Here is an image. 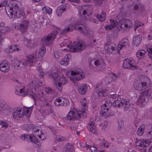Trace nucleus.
<instances>
[{"mask_svg": "<svg viewBox=\"0 0 152 152\" xmlns=\"http://www.w3.org/2000/svg\"><path fill=\"white\" fill-rule=\"evenodd\" d=\"M83 12V15H81L77 21L73 23L66 26L62 32H60L61 34L68 31H72L73 29L78 30V31L83 33L85 35H88L89 34L88 31L84 25L86 21L88 20L94 23H97L98 21L96 19H94L91 18V7L89 5L85 6Z\"/></svg>", "mask_w": 152, "mask_h": 152, "instance_id": "1", "label": "nucleus"}, {"mask_svg": "<svg viewBox=\"0 0 152 152\" xmlns=\"http://www.w3.org/2000/svg\"><path fill=\"white\" fill-rule=\"evenodd\" d=\"M32 126L31 124L23 125L22 127V129L27 132L32 131V134H23L21 135V137L22 140L32 142L36 147H38L40 145L41 143L36 136H38L40 140H44L46 139L47 135L45 133L42 132V129L39 127L34 128H32Z\"/></svg>", "mask_w": 152, "mask_h": 152, "instance_id": "2", "label": "nucleus"}, {"mask_svg": "<svg viewBox=\"0 0 152 152\" xmlns=\"http://www.w3.org/2000/svg\"><path fill=\"white\" fill-rule=\"evenodd\" d=\"M81 105V110L77 111L73 109L70 110L66 116V119L68 120H74L83 117L86 115L88 111V101L85 98H82L80 101Z\"/></svg>", "mask_w": 152, "mask_h": 152, "instance_id": "3", "label": "nucleus"}, {"mask_svg": "<svg viewBox=\"0 0 152 152\" xmlns=\"http://www.w3.org/2000/svg\"><path fill=\"white\" fill-rule=\"evenodd\" d=\"M20 3L19 2L15 3L13 4L9 3L5 7V10L7 15L11 18L15 17L19 18H25L24 9L20 7Z\"/></svg>", "mask_w": 152, "mask_h": 152, "instance_id": "4", "label": "nucleus"}, {"mask_svg": "<svg viewBox=\"0 0 152 152\" xmlns=\"http://www.w3.org/2000/svg\"><path fill=\"white\" fill-rule=\"evenodd\" d=\"M37 53L36 51L33 52L27 56L25 59L22 60L21 62L18 60H15L14 68L15 69H18L23 68L26 66H33L37 61Z\"/></svg>", "mask_w": 152, "mask_h": 152, "instance_id": "5", "label": "nucleus"}, {"mask_svg": "<svg viewBox=\"0 0 152 152\" xmlns=\"http://www.w3.org/2000/svg\"><path fill=\"white\" fill-rule=\"evenodd\" d=\"M65 69L61 70V72L59 71H57L54 72L51 77H52L55 81L56 86V89L59 91H61L63 89V86L66 85L68 83V80L63 75L66 73L63 71Z\"/></svg>", "mask_w": 152, "mask_h": 152, "instance_id": "6", "label": "nucleus"}, {"mask_svg": "<svg viewBox=\"0 0 152 152\" xmlns=\"http://www.w3.org/2000/svg\"><path fill=\"white\" fill-rule=\"evenodd\" d=\"M63 71L66 73V75L73 83L77 81L82 80L85 78V74L80 68L71 69L68 71L67 69Z\"/></svg>", "mask_w": 152, "mask_h": 152, "instance_id": "7", "label": "nucleus"}, {"mask_svg": "<svg viewBox=\"0 0 152 152\" xmlns=\"http://www.w3.org/2000/svg\"><path fill=\"white\" fill-rule=\"evenodd\" d=\"M15 93L18 95L31 96L33 98L35 101L37 100L43 101L44 99V95L43 93L40 91H38L37 93L34 94L33 91L31 90L27 89L26 87L21 88L19 90V91L16 90L15 91Z\"/></svg>", "mask_w": 152, "mask_h": 152, "instance_id": "8", "label": "nucleus"}, {"mask_svg": "<svg viewBox=\"0 0 152 152\" xmlns=\"http://www.w3.org/2000/svg\"><path fill=\"white\" fill-rule=\"evenodd\" d=\"M61 47L64 46L67 48H63L64 50H69L70 52L80 51L83 50L86 47V45L85 42L82 40L78 41L76 44L72 45L68 42V41L65 40L62 42L61 45Z\"/></svg>", "mask_w": 152, "mask_h": 152, "instance_id": "9", "label": "nucleus"}, {"mask_svg": "<svg viewBox=\"0 0 152 152\" xmlns=\"http://www.w3.org/2000/svg\"><path fill=\"white\" fill-rule=\"evenodd\" d=\"M133 25L132 20L129 19H121L118 22L115 21V27L118 31L121 30L127 31L131 28Z\"/></svg>", "mask_w": 152, "mask_h": 152, "instance_id": "10", "label": "nucleus"}, {"mask_svg": "<svg viewBox=\"0 0 152 152\" xmlns=\"http://www.w3.org/2000/svg\"><path fill=\"white\" fill-rule=\"evenodd\" d=\"M32 111L31 107H23V109L20 107L17 108L15 109L12 113V116L14 118L18 119L25 115L27 117H29Z\"/></svg>", "mask_w": 152, "mask_h": 152, "instance_id": "11", "label": "nucleus"}, {"mask_svg": "<svg viewBox=\"0 0 152 152\" xmlns=\"http://www.w3.org/2000/svg\"><path fill=\"white\" fill-rule=\"evenodd\" d=\"M112 105V103L110 101H107L102 104L100 110V114L105 118L113 115V111H112L110 107Z\"/></svg>", "mask_w": 152, "mask_h": 152, "instance_id": "12", "label": "nucleus"}, {"mask_svg": "<svg viewBox=\"0 0 152 152\" xmlns=\"http://www.w3.org/2000/svg\"><path fill=\"white\" fill-rule=\"evenodd\" d=\"M57 33V31H55L48 35L43 37L41 39V43L42 45L47 46L51 45L52 44Z\"/></svg>", "mask_w": 152, "mask_h": 152, "instance_id": "13", "label": "nucleus"}, {"mask_svg": "<svg viewBox=\"0 0 152 152\" xmlns=\"http://www.w3.org/2000/svg\"><path fill=\"white\" fill-rule=\"evenodd\" d=\"M145 79L146 80L144 82H142L137 80L135 81L134 84V88L138 91H141L148 87L151 83L150 80L147 77H146Z\"/></svg>", "mask_w": 152, "mask_h": 152, "instance_id": "14", "label": "nucleus"}, {"mask_svg": "<svg viewBox=\"0 0 152 152\" xmlns=\"http://www.w3.org/2000/svg\"><path fill=\"white\" fill-rule=\"evenodd\" d=\"M135 61L132 58H127L123 61V67L125 69L135 70L138 69V67L135 66Z\"/></svg>", "mask_w": 152, "mask_h": 152, "instance_id": "15", "label": "nucleus"}, {"mask_svg": "<svg viewBox=\"0 0 152 152\" xmlns=\"http://www.w3.org/2000/svg\"><path fill=\"white\" fill-rule=\"evenodd\" d=\"M148 91L146 90L142 91L137 101V104L139 106H142L144 103L150 99L149 96Z\"/></svg>", "mask_w": 152, "mask_h": 152, "instance_id": "16", "label": "nucleus"}, {"mask_svg": "<svg viewBox=\"0 0 152 152\" xmlns=\"http://www.w3.org/2000/svg\"><path fill=\"white\" fill-rule=\"evenodd\" d=\"M28 26V21H24L22 23L20 22H16L13 25V27L16 29H20L22 32L26 31Z\"/></svg>", "mask_w": 152, "mask_h": 152, "instance_id": "17", "label": "nucleus"}, {"mask_svg": "<svg viewBox=\"0 0 152 152\" xmlns=\"http://www.w3.org/2000/svg\"><path fill=\"white\" fill-rule=\"evenodd\" d=\"M114 89H110L108 90L101 89L97 92L98 95L100 96L105 97L108 96L109 98H113L114 97Z\"/></svg>", "mask_w": 152, "mask_h": 152, "instance_id": "18", "label": "nucleus"}, {"mask_svg": "<svg viewBox=\"0 0 152 152\" xmlns=\"http://www.w3.org/2000/svg\"><path fill=\"white\" fill-rule=\"evenodd\" d=\"M135 144L138 148L140 150H142L144 147H148L150 144L149 141L146 140H137V139L135 142Z\"/></svg>", "mask_w": 152, "mask_h": 152, "instance_id": "19", "label": "nucleus"}, {"mask_svg": "<svg viewBox=\"0 0 152 152\" xmlns=\"http://www.w3.org/2000/svg\"><path fill=\"white\" fill-rule=\"evenodd\" d=\"M89 87V85L86 83H82L78 87L77 90L80 94L84 95L86 93Z\"/></svg>", "mask_w": 152, "mask_h": 152, "instance_id": "20", "label": "nucleus"}, {"mask_svg": "<svg viewBox=\"0 0 152 152\" xmlns=\"http://www.w3.org/2000/svg\"><path fill=\"white\" fill-rule=\"evenodd\" d=\"M10 65L6 60L2 61L0 64V69L1 72H6L10 70Z\"/></svg>", "mask_w": 152, "mask_h": 152, "instance_id": "21", "label": "nucleus"}, {"mask_svg": "<svg viewBox=\"0 0 152 152\" xmlns=\"http://www.w3.org/2000/svg\"><path fill=\"white\" fill-rule=\"evenodd\" d=\"M125 102V99L123 98L121 99L118 95H115V106L120 107L124 105Z\"/></svg>", "mask_w": 152, "mask_h": 152, "instance_id": "22", "label": "nucleus"}, {"mask_svg": "<svg viewBox=\"0 0 152 152\" xmlns=\"http://www.w3.org/2000/svg\"><path fill=\"white\" fill-rule=\"evenodd\" d=\"M69 5L68 4H65L63 5L58 7L56 11L57 16L59 17L61 16L63 12L67 9H69Z\"/></svg>", "mask_w": 152, "mask_h": 152, "instance_id": "23", "label": "nucleus"}, {"mask_svg": "<svg viewBox=\"0 0 152 152\" xmlns=\"http://www.w3.org/2000/svg\"><path fill=\"white\" fill-rule=\"evenodd\" d=\"M129 43V41L128 39H122L118 44L117 52L115 53H119V51L121 50L124 47H126Z\"/></svg>", "mask_w": 152, "mask_h": 152, "instance_id": "24", "label": "nucleus"}, {"mask_svg": "<svg viewBox=\"0 0 152 152\" xmlns=\"http://www.w3.org/2000/svg\"><path fill=\"white\" fill-rule=\"evenodd\" d=\"M94 64L97 67L100 68L101 70H104L106 67V64L102 58L95 61Z\"/></svg>", "mask_w": 152, "mask_h": 152, "instance_id": "25", "label": "nucleus"}, {"mask_svg": "<svg viewBox=\"0 0 152 152\" xmlns=\"http://www.w3.org/2000/svg\"><path fill=\"white\" fill-rule=\"evenodd\" d=\"M142 36L139 35L135 36L133 39L132 45L134 46L137 47L139 46L142 41Z\"/></svg>", "mask_w": 152, "mask_h": 152, "instance_id": "26", "label": "nucleus"}, {"mask_svg": "<svg viewBox=\"0 0 152 152\" xmlns=\"http://www.w3.org/2000/svg\"><path fill=\"white\" fill-rule=\"evenodd\" d=\"M71 58L69 54H67L60 61V64L63 66H67L69 64Z\"/></svg>", "mask_w": 152, "mask_h": 152, "instance_id": "27", "label": "nucleus"}, {"mask_svg": "<svg viewBox=\"0 0 152 152\" xmlns=\"http://www.w3.org/2000/svg\"><path fill=\"white\" fill-rule=\"evenodd\" d=\"M38 83H42V81L40 82L36 81L35 80H33V81H31L29 83V86L31 87H33L34 88L35 91L36 92L37 90H39L38 87H39V85L38 84Z\"/></svg>", "mask_w": 152, "mask_h": 152, "instance_id": "28", "label": "nucleus"}, {"mask_svg": "<svg viewBox=\"0 0 152 152\" xmlns=\"http://www.w3.org/2000/svg\"><path fill=\"white\" fill-rule=\"evenodd\" d=\"M88 128L89 130L93 133L96 134L97 132V130L95 126L94 125V122L93 121L90 122L88 126Z\"/></svg>", "mask_w": 152, "mask_h": 152, "instance_id": "29", "label": "nucleus"}, {"mask_svg": "<svg viewBox=\"0 0 152 152\" xmlns=\"http://www.w3.org/2000/svg\"><path fill=\"white\" fill-rule=\"evenodd\" d=\"M9 29L8 27H6L0 30V44H1L4 41L3 34L5 33L8 31Z\"/></svg>", "mask_w": 152, "mask_h": 152, "instance_id": "30", "label": "nucleus"}, {"mask_svg": "<svg viewBox=\"0 0 152 152\" xmlns=\"http://www.w3.org/2000/svg\"><path fill=\"white\" fill-rule=\"evenodd\" d=\"M45 52V48L44 46L42 47L39 50L38 52V58L39 60L43 59V57Z\"/></svg>", "mask_w": 152, "mask_h": 152, "instance_id": "31", "label": "nucleus"}, {"mask_svg": "<svg viewBox=\"0 0 152 152\" xmlns=\"http://www.w3.org/2000/svg\"><path fill=\"white\" fill-rule=\"evenodd\" d=\"M40 4L41 5L44 6V7L42 8V10L43 12L49 14L52 13V10L51 8L48 7H45V4L43 2H41Z\"/></svg>", "mask_w": 152, "mask_h": 152, "instance_id": "32", "label": "nucleus"}, {"mask_svg": "<svg viewBox=\"0 0 152 152\" xmlns=\"http://www.w3.org/2000/svg\"><path fill=\"white\" fill-rule=\"evenodd\" d=\"M74 148L73 145L70 144H67L64 148L63 152H74Z\"/></svg>", "mask_w": 152, "mask_h": 152, "instance_id": "33", "label": "nucleus"}, {"mask_svg": "<svg viewBox=\"0 0 152 152\" xmlns=\"http://www.w3.org/2000/svg\"><path fill=\"white\" fill-rule=\"evenodd\" d=\"M146 51L143 50H139L136 53V56L139 59L143 58L144 57Z\"/></svg>", "mask_w": 152, "mask_h": 152, "instance_id": "34", "label": "nucleus"}, {"mask_svg": "<svg viewBox=\"0 0 152 152\" xmlns=\"http://www.w3.org/2000/svg\"><path fill=\"white\" fill-rule=\"evenodd\" d=\"M94 16L100 21H103L105 20L106 14L104 12H102L100 15L98 14H95Z\"/></svg>", "mask_w": 152, "mask_h": 152, "instance_id": "35", "label": "nucleus"}, {"mask_svg": "<svg viewBox=\"0 0 152 152\" xmlns=\"http://www.w3.org/2000/svg\"><path fill=\"white\" fill-rule=\"evenodd\" d=\"M9 48L10 50L8 51L6 50V52L7 53H10L13 51H18L19 50L18 46L17 45H13L9 46Z\"/></svg>", "mask_w": 152, "mask_h": 152, "instance_id": "36", "label": "nucleus"}, {"mask_svg": "<svg viewBox=\"0 0 152 152\" xmlns=\"http://www.w3.org/2000/svg\"><path fill=\"white\" fill-rule=\"evenodd\" d=\"M145 126L144 124H142L138 128L137 131V134L138 135L141 136L144 132Z\"/></svg>", "mask_w": 152, "mask_h": 152, "instance_id": "37", "label": "nucleus"}, {"mask_svg": "<svg viewBox=\"0 0 152 152\" xmlns=\"http://www.w3.org/2000/svg\"><path fill=\"white\" fill-rule=\"evenodd\" d=\"M134 10H137L139 9L140 10H144V7L143 6L141 3H138L134 5L133 7Z\"/></svg>", "mask_w": 152, "mask_h": 152, "instance_id": "38", "label": "nucleus"}, {"mask_svg": "<svg viewBox=\"0 0 152 152\" xmlns=\"http://www.w3.org/2000/svg\"><path fill=\"white\" fill-rule=\"evenodd\" d=\"M38 71L37 74L40 78H42L45 74L43 71L42 67L40 66L37 69Z\"/></svg>", "mask_w": 152, "mask_h": 152, "instance_id": "39", "label": "nucleus"}, {"mask_svg": "<svg viewBox=\"0 0 152 152\" xmlns=\"http://www.w3.org/2000/svg\"><path fill=\"white\" fill-rule=\"evenodd\" d=\"M118 130L120 131L124 126V122L121 119H119L118 120Z\"/></svg>", "mask_w": 152, "mask_h": 152, "instance_id": "40", "label": "nucleus"}, {"mask_svg": "<svg viewBox=\"0 0 152 152\" xmlns=\"http://www.w3.org/2000/svg\"><path fill=\"white\" fill-rule=\"evenodd\" d=\"M63 98H57L54 101V104L58 106L60 105H62V103L61 102Z\"/></svg>", "mask_w": 152, "mask_h": 152, "instance_id": "41", "label": "nucleus"}, {"mask_svg": "<svg viewBox=\"0 0 152 152\" xmlns=\"http://www.w3.org/2000/svg\"><path fill=\"white\" fill-rule=\"evenodd\" d=\"M142 25H143V24L141 22L138 20H136L134 23V28L135 31L137 28Z\"/></svg>", "mask_w": 152, "mask_h": 152, "instance_id": "42", "label": "nucleus"}, {"mask_svg": "<svg viewBox=\"0 0 152 152\" xmlns=\"http://www.w3.org/2000/svg\"><path fill=\"white\" fill-rule=\"evenodd\" d=\"M7 105V103L4 100L2 99H0V110L1 111H2L1 110L3 108V107L6 106Z\"/></svg>", "mask_w": 152, "mask_h": 152, "instance_id": "43", "label": "nucleus"}, {"mask_svg": "<svg viewBox=\"0 0 152 152\" xmlns=\"http://www.w3.org/2000/svg\"><path fill=\"white\" fill-rule=\"evenodd\" d=\"M24 45L26 47L31 46V41L29 39L24 38L23 40Z\"/></svg>", "mask_w": 152, "mask_h": 152, "instance_id": "44", "label": "nucleus"}, {"mask_svg": "<svg viewBox=\"0 0 152 152\" xmlns=\"http://www.w3.org/2000/svg\"><path fill=\"white\" fill-rule=\"evenodd\" d=\"M0 126L4 129H6L8 126V124L6 121H0Z\"/></svg>", "mask_w": 152, "mask_h": 152, "instance_id": "45", "label": "nucleus"}, {"mask_svg": "<svg viewBox=\"0 0 152 152\" xmlns=\"http://www.w3.org/2000/svg\"><path fill=\"white\" fill-rule=\"evenodd\" d=\"M123 106H124V111H126L128 110L129 107H130L129 102H128L126 101V100H125V103L124 104V105Z\"/></svg>", "mask_w": 152, "mask_h": 152, "instance_id": "46", "label": "nucleus"}, {"mask_svg": "<svg viewBox=\"0 0 152 152\" xmlns=\"http://www.w3.org/2000/svg\"><path fill=\"white\" fill-rule=\"evenodd\" d=\"M111 20L112 22L111 24L107 25L105 27V28L107 30H110L114 27V22L113 21H112V20Z\"/></svg>", "mask_w": 152, "mask_h": 152, "instance_id": "47", "label": "nucleus"}, {"mask_svg": "<svg viewBox=\"0 0 152 152\" xmlns=\"http://www.w3.org/2000/svg\"><path fill=\"white\" fill-rule=\"evenodd\" d=\"M65 139L66 138L65 137H62L61 136L58 135L56 137V140L58 141H64Z\"/></svg>", "mask_w": 152, "mask_h": 152, "instance_id": "48", "label": "nucleus"}, {"mask_svg": "<svg viewBox=\"0 0 152 152\" xmlns=\"http://www.w3.org/2000/svg\"><path fill=\"white\" fill-rule=\"evenodd\" d=\"M102 142L104 147L107 148L109 146V143L104 139H102Z\"/></svg>", "mask_w": 152, "mask_h": 152, "instance_id": "49", "label": "nucleus"}, {"mask_svg": "<svg viewBox=\"0 0 152 152\" xmlns=\"http://www.w3.org/2000/svg\"><path fill=\"white\" fill-rule=\"evenodd\" d=\"M7 0H5L0 2V7L5 6L7 4Z\"/></svg>", "mask_w": 152, "mask_h": 152, "instance_id": "50", "label": "nucleus"}, {"mask_svg": "<svg viewBox=\"0 0 152 152\" xmlns=\"http://www.w3.org/2000/svg\"><path fill=\"white\" fill-rule=\"evenodd\" d=\"M150 57L152 59V48H149L147 49Z\"/></svg>", "mask_w": 152, "mask_h": 152, "instance_id": "51", "label": "nucleus"}, {"mask_svg": "<svg viewBox=\"0 0 152 152\" xmlns=\"http://www.w3.org/2000/svg\"><path fill=\"white\" fill-rule=\"evenodd\" d=\"M63 99V100L62 101L63 102L62 103V105H66L69 103V102L68 99Z\"/></svg>", "mask_w": 152, "mask_h": 152, "instance_id": "52", "label": "nucleus"}, {"mask_svg": "<svg viewBox=\"0 0 152 152\" xmlns=\"http://www.w3.org/2000/svg\"><path fill=\"white\" fill-rule=\"evenodd\" d=\"M45 91L46 93L48 94L51 93L53 92L52 90L49 88H45Z\"/></svg>", "mask_w": 152, "mask_h": 152, "instance_id": "53", "label": "nucleus"}, {"mask_svg": "<svg viewBox=\"0 0 152 152\" xmlns=\"http://www.w3.org/2000/svg\"><path fill=\"white\" fill-rule=\"evenodd\" d=\"M147 137L152 140V129L148 132L147 134Z\"/></svg>", "mask_w": 152, "mask_h": 152, "instance_id": "54", "label": "nucleus"}, {"mask_svg": "<svg viewBox=\"0 0 152 152\" xmlns=\"http://www.w3.org/2000/svg\"><path fill=\"white\" fill-rule=\"evenodd\" d=\"M90 149L92 152H97V148L94 146H91L90 147Z\"/></svg>", "mask_w": 152, "mask_h": 152, "instance_id": "55", "label": "nucleus"}, {"mask_svg": "<svg viewBox=\"0 0 152 152\" xmlns=\"http://www.w3.org/2000/svg\"><path fill=\"white\" fill-rule=\"evenodd\" d=\"M95 1L96 4H100L104 2L105 0H95Z\"/></svg>", "mask_w": 152, "mask_h": 152, "instance_id": "56", "label": "nucleus"}, {"mask_svg": "<svg viewBox=\"0 0 152 152\" xmlns=\"http://www.w3.org/2000/svg\"><path fill=\"white\" fill-rule=\"evenodd\" d=\"M39 111L43 116L44 117L45 116L46 113V112L45 110H39Z\"/></svg>", "mask_w": 152, "mask_h": 152, "instance_id": "57", "label": "nucleus"}, {"mask_svg": "<svg viewBox=\"0 0 152 152\" xmlns=\"http://www.w3.org/2000/svg\"><path fill=\"white\" fill-rule=\"evenodd\" d=\"M106 126L107 125L106 124L105 122H104V123H102L101 124V126L102 127V130H104L105 129Z\"/></svg>", "mask_w": 152, "mask_h": 152, "instance_id": "58", "label": "nucleus"}, {"mask_svg": "<svg viewBox=\"0 0 152 152\" xmlns=\"http://www.w3.org/2000/svg\"><path fill=\"white\" fill-rule=\"evenodd\" d=\"M68 1L73 2H75L76 3H79L80 2V1L79 0H68Z\"/></svg>", "mask_w": 152, "mask_h": 152, "instance_id": "59", "label": "nucleus"}, {"mask_svg": "<svg viewBox=\"0 0 152 152\" xmlns=\"http://www.w3.org/2000/svg\"><path fill=\"white\" fill-rule=\"evenodd\" d=\"M152 39V34H150L148 35V39L149 40H151Z\"/></svg>", "mask_w": 152, "mask_h": 152, "instance_id": "60", "label": "nucleus"}, {"mask_svg": "<svg viewBox=\"0 0 152 152\" xmlns=\"http://www.w3.org/2000/svg\"><path fill=\"white\" fill-rule=\"evenodd\" d=\"M149 97L150 99H152V90L149 94Z\"/></svg>", "mask_w": 152, "mask_h": 152, "instance_id": "61", "label": "nucleus"}, {"mask_svg": "<svg viewBox=\"0 0 152 152\" xmlns=\"http://www.w3.org/2000/svg\"><path fill=\"white\" fill-rule=\"evenodd\" d=\"M79 144L81 145H82L81 146V147H82L83 148L85 146V145H86L85 144L83 143H82L80 142H79Z\"/></svg>", "mask_w": 152, "mask_h": 152, "instance_id": "62", "label": "nucleus"}, {"mask_svg": "<svg viewBox=\"0 0 152 152\" xmlns=\"http://www.w3.org/2000/svg\"><path fill=\"white\" fill-rule=\"evenodd\" d=\"M37 26V25H36V23H35V24H33V25H31L30 26V27H32V28H35V26Z\"/></svg>", "mask_w": 152, "mask_h": 152, "instance_id": "63", "label": "nucleus"}, {"mask_svg": "<svg viewBox=\"0 0 152 152\" xmlns=\"http://www.w3.org/2000/svg\"><path fill=\"white\" fill-rule=\"evenodd\" d=\"M127 152H135L134 150L131 149H130L127 151Z\"/></svg>", "mask_w": 152, "mask_h": 152, "instance_id": "64", "label": "nucleus"}]
</instances>
